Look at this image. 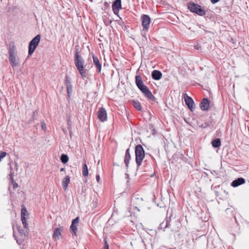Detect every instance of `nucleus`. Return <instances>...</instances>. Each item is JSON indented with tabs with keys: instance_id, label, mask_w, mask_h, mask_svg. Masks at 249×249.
<instances>
[{
	"instance_id": "obj_1",
	"label": "nucleus",
	"mask_w": 249,
	"mask_h": 249,
	"mask_svg": "<svg viewBox=\"0 0 249 249\" xmlns=\"http://www.w3.org/2000/svg\"><path fill=\"white\" fill-rule=\"evenodd\" d=\"M76 50L74 53V62L76 68L79 72L81 76L82 77H86V70L85 69L86 65H85V60L80 54L79 51L78 46L75 47Z\"/></svg>"
},
{
	"instance_id": "obj_2",
	"label": "nucleus",
	"mask_w": 249,
	"mask_h": 249,
	"mask_svg": "<svg viewBox=\"0 0 249 249\" xmlns=\"http://www.w3.org/2000/svg\"><path fill=\"white\" fill-rule=\"evenodd\" d=\"M9 60L12 68L19 66L20 64L19 58L17 55L16 48L14 45H10L8 50Z\"/></svg>"
},
{
	"instance_id": "obj_3",
	"label": "nucleus",
	"mask_w": 249,
	"mask_h": 249,
	"mask_svg": "<svg viewBox=\"0 0 249 249\" xmlns=\"http://www.w3.org/2000/svg\"><path fill=\"white\" fill-rule=\"evenodd\" d=\"M136 162L137 167H139L142 164V161L144 157V151L141 144H138L135 147Z\"/></svg>"
},
{
	"instance_id": "obj_4",
	"label": "nucleus",
	"mask_w": 249,
	"mask_h": 249,
	"mask_svg": "<svg viewBox=\"0 0 249 249\" xmlns=\"http://www.w3.org/2000/svg\"><path fill=\"white\" fill-rule=\"evenodd\" d=\"M188 8L191 12L196 14L200 16H204L206 13L205 10L200 5L194 2L189 3L188 4Z\"/></svg>"
},
{
	"instance_id": "obj_5",
	"label": "nucleus",
	"mask_w": 249,
	"mask_h": 249,
	"mask_svg": "<svg viewBox=\"0 0 249 249\" xmlns=\"http://www.w3.org/2000/svg\"><path fill=\"white\" fill-rule=\"evenodd\" d=\"M40 40V35L36 36L29 43L28 54L31 55L33 53L38 46Z\"/></svg>"
},
{
	"instance_id": "obj_6",
	"label": "nucleus",
	"mask_w": 249,
	"mask_h": 249,
	"mask_svg": "<svg viewBox=\"0 0 249 249\" xmlns=\"http://www.w3.org/2000/svg\"><path fill=\"white\" fill-rule=\"evenodd\" d=\"M141 20L142 21V26L143 30L147 31L150 23V18L147 15H142L141 16Z\"/></svg>"
},
{
	"instance_id": "obj_7",
	"label": "nucleus",
	"mask_w": 249,
	"mask_h": 249,
	"mask_svg": "<svg viewBox=\"0 0 249 249\" xmlns=\"http://www.w3.org/2000/svg\"><path fill=\"white\" fill-rule=\"evenodd\" d=\"M135 83L136 85L141 92L148 88L143 84L142 77L140 75H136L135 76Z\"/></svg>"
},
{
	"instance_id": "obj_8",
	"label": "nucleus",
	"mask_w": 249,
	"mask_h": 249,
	"mask_svg": "<svg viewBox=\"0 0 249 249\" xmlns=\"http://www.w3.org/2000/svg\"><path fill=\"white\" fill-rule=\"evenodd\" d=\"M97 116L98 118L100 121L104 122L107 121V113L105 108L102 107L99 109L97 112Z\"/></svg>"
},
{
	"instance_id": "obj_9",
	"label": "nucleus",
	"mask_w": 249,
	"mask_h": 249,
	"mask_svg": "<svg viewBox=\"0 0 249 249\" xmlns=\"http://www.w3.org/2000/svg\"><path fill=\"white\" fill-rule=\"evenodd\" d=\"M121 0H115L112 5V9L114 14L118 15L119 10L122 9Z\"/></svg>"
},
{
	"instance_id": "obj_10",
	"label": "nucleus",
	"mask_w": 249,
	"mask_h": 249,
	"mask_svg": "<svg viewBox=\"0 0 249 249\" xmlns=\"http://www.w3.org/2000/svg\"><path fill=\"white\" fill-rule=\"evenodd\" d=\"M183 97L186 105L191 111H193V110L194 109V102L193 100L186 93H184L183 94Z\"/></svg>"
},
{
	"instance_id": "obj_11",
	"label": "nucleus",
	"mask_w": 249,
	"mask_h": 249,
	"mask_svg": "<svg viewBox=\"0 0 249 249\" xmlns=\"http://www.w3.org/2000/svg\"><path fill=\"white\" fill-rule=\"evenodd\" d=\"M210 106V101L207 98L203 99L200 104V107L201 110L206 111L208 110Z\"/></svg>"
},
{
	"instance_id": "obj_12",
	"label": "nucleus",
	"mask_w": 249,
	"mask_h": 249,
	"mask_svg": "<svg viewBox=\"0 0 249 249\" xmlns=\"http://www.w3.org/2000/svg\"><path fill=\"white\" fill-rule=\"evenodd\" d=\"M174 225H171L169 222H168L167 220L166 221L165 223L164 222H162L160 225V229H165V228H170L171 230L172 231H178V227H174L173 226Z\"/></svg>"
},
{
	"instance_id": "obj_13",
	"label": "nucleus",
	"mask_w": 249,
	"mask_h": 249,
	"mask_svg": "<svg viewBox=\"0 0 249 249\" xmlns=\"http://www.w3.org/2000/svg\"><path fill=\"white\" fill-rule=\"evenodd\" d=\"M79 223V217H77L72 221L70 229L72 231L74 235L76 234L77 231V226Z\"/></svg>"
},
{
	"instance_id": "obj_14",
	"label": "nucleus",
	"mask_w": 249,
	"mask_h": 249,
	"mask_svg": "<svg viewBox=\"0 0 249 249\" xmlns=\"http://www.w3.org/2000/svg\"><path fill=\"white\" fill-rule=\"evenodd\" d=\"M61 231L62 229L60 228H56L53 234V238L54 241L59 240L61 237Z\"/></svg>"
},
{
	"instance_id": "obj_15",
	"label": "nucleus",
	"mask_w": 249,
	"mask_h": 249,
	"mask_svg": "<svg viewBox=\"0 0 249 249\" xmlns=\"http://www.w3.org/2000/svg\"><path fill=\"white\" fill-rule=\"evenodd\" d=\"M93 62L95 66L97 69V71L99 73L101 72L102 65L99 61L98 57L94 55H92Z\"/></svg>"
},
{
	"instance_id": "obj_16",
	"label": "nucleus",
	"mask_w": 249,
	"mask_h": 249,
	"mask_svg": "<svg viewBox=\"0 0 249 249\" xmlns=\"http://www.w3.org/2000/svg\"><path fill=\"white\" fill-rule=\"evenodd\" d=\"M245 182V180L242 178H238L234 180L231 183V186L233 187H237Z\"/></svg>"
},
{
	"instance_id": "obj_17",
	"label": "nucleus",
	"mask_w": 249,
	"mask_h": 249,
	"mask_svg": "<svg viewBox=\"0 0 249 249\" xmlns=\"http://www.w3.org/2000/svg\"><path fill=\"white\" fill-rule=\"evenodd\" d=\"M152 77L155 80H160L162 76V73L158 70H154L151 73Z\"/></svg>"
},
{
	"instance_id": "obj_18",
	"label": "nucleus",
	"mask_w": 249,
	"mask_h": 249,
	"mask_svg": "<svg viewBox=\"0 0 249 249\" xmlns=\"http://www.w3.org/2000/svg\"><path fill=\"white\" fill-rule=\"evenodd\" d=\"M142 92L144 94L145 97H146L148 99L154 100L155 99V97L153 95L148 88H147L146 89L143 90Z\"/></svg>"
},
{
	"instance_id": "obj_19",
	"label": "nucleus",
	"mask_w": 249,
	"mask_h": 249,
	"mask_svg": "<svg viewBox=\"0 0 249 249\" xmlns=\"http://www.w3.org/2000/svg\"><path fill=\"white\" fill-rule=\"evenodd\" d=\"M70 182V178L69 176H67L63 180L62 185L64 191L67 190L68 186Z\"/></svg>"
},
{
	"instance_id": "obj_20",
	"label": "nucleus",
	"mask_w": 249,
	"mask_h": 249,
	"mask_svg": "<svg viewBox=\"0 0 249 249\" xmlns=\"http://www.w3.org/2000/svg\"><path fill=\"white\" fill-rule=\"evenodd\" d=\"M130 159L131 156L129 152V149L128 148L125 151V154L124 159V162L126 167H128V166L129 161Z\"/></svg>"
},
{
	"instance_id": "obj_21",
	"label": "nucleus",
	"mask_w": 249,
	"mask_h": 249,
	"mask_svg": "<svg viewBox=\"0 0 249 249\" xmlns=\"http://www.w3.org/2000/svg\"><path fill=\"white\" fill-rule=\"evenodd\" d=\"M132 104L133 107L138 110L141 111L142 110V107L141 106L140 103L138 101L132 100Z\"/></svg>"
},
{
	"instance_id": "obj_22",
	"label": "nucleus",
	"mask_w": 249,
	"mask_h": 249,
	"mask_svg": "<svg viewBox=\"0 0 249 249\" xmlns=\"http://www.w3.org/2000/svg\"><path fill=\"white\" fill-rule=\"evenodd\" d=\"M89 171L88 166L86 162L83 164L82 166V175L84 177H86L88 175Z\"/></svg>"
},
{
	"instance_id": "obj_23",
	"label": "nucleus",
	"mask_w": 249,
	"mask_h": 249,
	"mask_svg": "<svg viewBox=\"0 0 249 249\" xmlns=\"http://www.w3.org/2000/svg\"><path fill=\"white\" fill-rule=\"evenodd\" d=\"M212 145L214 148L219 147L221 145V141L220 139L217 138L213 140L212 142Z\"/></svg>"
},
{
	"instance_id": "obj_24",
	"label": "nucleus",
	"mask_w": 249,
	"mask_h": 249,
	"mask_svg": "<svg viewBox=\"0 0 249 249\" xmlns=\"http://www.w3.org/2000/svg\"><path fill=\"white\" fill-rule=\"evenodd\" d=\"M60 160L63 163H66L69 160V158L67 155L62 154L60 157Z\"/></svg>"
},
{
	"instance_id": "obj_25",
	"label": "nucleus",
	"mask_w": 249,
	"mask_h": 249,
	"mask_svg": "<svg viewBox=\"0 0 249 249\" xmlns=\"http://www.w3.org/2000/svg\"><path fill=\"white\" fill-rule=\"evenodd\" d=\"M13 174H14V173L11 172L10 174V179L11 180V183L13 185V187L14 189H16V188L18 187V184L16 182H15L14 180Z\"/></svg>"
},
{
	"instance_id": "obj_26",
	"label": "nucleus",
	"mask_w": 249,
	"mask_h": 249,
	"mask_svg": "<svg viewBox=\"0 0 249 249\" xmlns=\"http://www.w3.org/2000/svg\"><path fill=\"white\" fill-rule=\"evenodd\" d=\"M21 221L22 223V224L23 225L25 229H27L28 228V224L26 223V219L25 217V216H21Z\"/></svg>"
},
{
	"instance_id": "obj_27",
	"label": "nucleus",
	"mask_w": 249,
	"mask_h": 249,
	"mask_svg": "<svg viewBox=\"0 0 249 249\" xmlns=\"http://www.w3.org/2000/svg\"><path fill=\"white\" fill-rule=\"evenodd\" d=\"M72 85L70 86H67V94H68V97L69 98L71 96V94L72 92Z\"/></svg>"
},
{
	"instance_id": "obj_28",
	"label": "nucleus",
	"mask_w": 249,
	"mask_h": 249,
	"mask_svg": "<svg viewBox=\"0 0 249 249\" xmlns=\"http://www.w3.org/2000/svg\"><path fill=\"white\" fill-rule=\"evenodd\" d=\"M65 84L67 86H71V83L70 79L69 78L68 76H66V80H65Z\"/></svg>"
},
{
	"instance_id": "obj_29",
	"label": "nucleus",
	"mask_w": 249,
	"mask_h": 249,
	"mask_svg": "<svg viewBox=\"0 0 249 249\" xmlns=\"http://www.w3.org/2000/svg\"><path fill=\"white\" fill-rule=\"evenodd\" d=\"M28 212L26 208L24 207L22 208L21 212V216H26L28 214Z\"/></svg>"
},
{
	"instance_id": "obj_30",
	"label": "nucleus",
	"mask_w": 249,
	"mask_h": 249,
	"mask_svg": "<svg viewBox=\"0 0 249 249\" xmlns=\"http://www.w3.org/2000/svg\"><path fill=\"white\" fill-rule=\"evenodd\" d=\"M112 20L109 19H104V22L105 24L107 26L110 25L112 22Z\"/></svg>"
},
{
	"instance_id": "obj_31",
	"label": "nucleus",
	"mask_w": 249,
	"mask_h": 249,
	"mask_svg": "<svg viewBox=\"0 0 249 249\" xmlns=\"http://www.w3.org/2000/svg\"><path fill=\"white\" fill-rule=\"evenodd\" d=\"M7 153L5 152H1L0 153V161L1 160V159L5 157Z\"/></svg>"
},
{
	"instance_id": "obj_32",
	"label": "nucleus",
	"mask_w": 249,
	"mask_h": 249,
	"mask_svg": "<svg viewBox=\"0 0 249 249\" xmlns=\"http://www.w3.org/2000/svg\"><path fill=\"white\" fill-rule=\"evenodd\" d=\"M41 123L42 129L43 130H45L46 129V124H45V122L43 120H42L41 122Z\"/></svg>"
},
{
	"instance_id": "obj_33",
	"label": "nucleus",
	"mask_w": 249,
	"mask_h": 249,
	"mask_svg": "<svg viewBox=\"0 0 249 249\" xmlns=\"http://www.w3.org/2000/svg\"><path fill=\"white\" fill-rule=\"evenodd\" d=\"M209 126V124L208 123H205L204 124H202L201 125H200L199 127H200L201 128H205Z\"/></svg>"
},
{
	"instance_id": "obj_34",
	"label": "nucleus",
	"mask_w": 249,
	"mask_h": 249,
	"mask_svg": "<svg viewBox=\"0 0 249 249\" xmlns=\"http://www.w3.org/2000/svg\"><path fill=\"white\" fill-rule=\"evenodd\" d=\"M105 246L104 249H109V246L107 243V240L104 239Z\"/></svg>"
},
{
	"instance_id": "obj_35",
	"label": "nucleus",
	"mask_w": 249,
	"mask_h": 249,
	"mask_svg": "<svg viewBox=\"0 0 249 249\" xmlns=\"http://www.w3.org/2000/svg\"><path fill=\"white\" fill-rule=\"evenodd\" d=\"M18 232L20 233L21 235H22V236H23V235L25 236V232H24V230L18 229Z\"/></svg>"
},
{
	"instance_id": "obj_36",
	"label": "nucleus",
	"mask_w": 249,
	"mask_h": 249,
	"mask_svg": "<svg viewBox=\"0 0 249 249\" xmlns=\"http://www.w3.org/2000/svg\"><path fill=\"white\" fill-rule=\"evenodd\" d=\"M96 179L97 180V181L98 182H99L100 179V175L99 174H97V175H96Z\"/></svg>"
},
{
	"instance_id": "obj_37",
	"label": "nucleus",
	"mask_w": 249,
	"mask_h": 249,
	"mask_svg": "<svg viewBox=\"0 0 249 249\" xmlns=\"http://www.w3.org/2000/svg\"><path fill=\"white\" fill-rule=\"evenodd\" d=\"M218 1H219V0H211V1L213 4H214L216 2H217Z\"/></svg>"
},
{
	"instance_id": "obj_38",
	"label": "nucleus",
	"mask_w": 249,
	"mask_h": 249,
	"mask_svg": "<svg viewBox=\"0 0 249 249\" xmlns=\"http://www.w3.org/2000/svg\"><path fill=\"white\" fill-rule=\"evenodd\" d=\"M104 4H105V5L106 6H109V4H108V3L107 2H105Z\"/></svg>"
},
{
	"instance_id": "obj_39",
	"label": "nucleus",
	"mask_w": 249,
	"mask_h": 249,
	"mask_svg": "<svg viewBox=\"0 0 249 249\" xmlns=\"http://www.w3.org/2000/svg\"><path fill=\"white\" fill-rule=\"evenodd\" d=\"M37 111H34V112H33V116L34 117V116H35V115L37 114Z\"/></svg>"
},
{
	"instance_id": "obj_40",
	"label": "nucleus",
	"mask_w": 249,
	"mask_h": 249,
	"mask_svg": "<svg viewBox=\"0 0 249 249\" xmlns=\"http://www.w3.org/2000/svg\"><path fill=\"white\" fill-rule=\"evenodd\" d=\"M65 170V168H61L60 170V172H63Z\"/></svg>"
},
{
	"instance_id": "obj_41",
	"label": "nucleus",
	"mask_w": 249,
	"mask_h": 249,
	"mask_svg": "<svg viewBox=\"0 0 249 249\" xmlns=\"http://www.w3.org/2000/svg\"><path fill=\"white\" fill-rule=\"evenodd\" d=\"M70 123H71V121L70 120L68 121V124L70 126Z\"/></svg>"
}]
</instances>
